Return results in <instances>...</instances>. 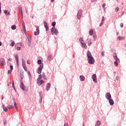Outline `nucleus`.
Instances as JSON below:
<instances>
[{"label":"nucleus","mask_w":126,"mask_h":126,"mask_svg":"<svg viewBox=\"0 0 126 126\" xmlns=\"http://www.w3.org/2000/svg\"><path fill=\"white\" fill-rule=\"evenodd\" d=\"M87 56L88 57V61L89 64H94L95 60L93 56H92L91 51L89 50L87 51Z\"/></svg>","instance_id":"1"},{"label":"nucleus","mask_w":126,"mask_h":126,"mask_svg":"<svg viewBox=\"0 0 126 126\" xmlns=\"http://www.w3.org/2000/svg\"><path fill=\"white\" fill-rule=\"evenodd\" d=\"M37 63L39 64V67H38L37 73H38V74H41L42 70L44 67L43 63H42L41 59H39L37 60Z\"/></svg>","instance_id":"2"},{"label":"nucleus","mask_w":126,"mask_h":126,"mask_svg":"<svg viewBox=\"0 0 126 126\" xmlns=\"http://www.w3.org/2000/svg\"><path fill=\"white\" fill-rule=\"evenodd\" d=\"M20 82H21V84H20L21 89H22V90H23V91H28V90H27V89H26V87H25L23 81H22V80H20Z\"/></svg>","instance_id":"3"},{"label":"nucleus","mask_w":126,"mask_h":126,"mask_svg":"<svg viewBox=\"0 0 126 126\" xmlns=\"http://www.w3.org/2000/svg\"><path fill=\"white\" fill-rule=\"evenodd\" d=\"M28 39V44L29 46H31L32 44V37L30 36H27Z\"/></svg>","instance_id":"4"},{"label":"nucleus","mask_w":126,"mask_h":126,"mask_svg":"<svg viewBox=\"0 0 126 126\" xmlns=\"http://www.w3.org/2000/svg\"><path fill=\"white\" fill-rule=\"evenodd\" d=\"M82 13H83V10H82V9H81L80 10H79L77 15V17L78 20H80V19H81V17L82 14Z\"/></svg>","instance_id":"5"},{"label":"nucleus","mask_w":126,"mask_h":126,"mask_svg":"<svg viewBox=\"0 0 126 126\" xmlns=\"http://www.w3.org/2000/svg\"><path fill=\"white\" fill-rule=\"evenodd\" d=\"M5 64L6 63L4 58H0V65L1 66H4Z\"/></svg>","instance_id":"6"},{"label":"nucleus","mask_w":126,"mask_h":126,"mask_svg":"<svg viewBox=\"0 0 126 126\" xmlns=\"http://www.w3.org/2000/svg\"><path fill=\"white\" fill-rule=\"evenodd\" d=\"M105 97L107 99H108L109 102L110 103V97H112L111 94L110 93H106Z\"/></svg>","instance_id":"7"},{"label":"nucleus","mask_w":126,"mask_h":126,"mask_svg":"<svg viewBox=\"0 0 126 126\" xmlns=\"http://www.w3.org/2000/svg\"><path fill=\"white\" fill-rule=\"evenodd\" d=\"M92 79L94 83H97V78L96 76V74H93L92 75Z\"/></svg>","instance_id":"8"},{"label":"nucleus","mask_w":126,"mask_h":126,"mask_svg":"<svg viewBox=\"0 0 126 126\" xmlns=\"http://www.w3.org/2000/svg\"><path fill=\"white\" fill-rule=\"evenodd\" d=\"M86 42H87L88 45H89V46L91 45V44H92V42L91 41V38H88L87 39Z\"/></svg>","instance_id":"9"},{"label":"nucleus","mask_w":126,"mask_h":126,"mask_svg":"<svg viewBox=\"0 0 126 126\" xmlns=\"http://www.w3.org/2000/svg\"><path fill=\"white\" fill-rule=\"evenodd\" d=\"M51 83H47V86H46V91H49L51 88Z\"/></svg>","instance_id":"10"},{"label":"nucleus","mask_w":126,"mask_h":126,"mask_svg":"<svg viewBox=\"0 0 126 126\" xmlns=\"http://www.w3.org/2000/svg\"><path fill=\"white\" fill-rule=\"evenodd\" d=\"M109 103L111 105H113V104H114V101L113 98H112V97L110 98Z\"/></svg>","instance_id":"11"},{"label":"nucleus","mask_w":126,"mask_h":126,"mask_svg":"<svg viewBox=\"0 0 126 126\" xmlns=\"http://www.w3.org/2000/svg\"><path fill=\"white\" fill-rule=\"evenodd\" d=\"M15 58H16V63L17 65H19V56L16 54L15 56Z\"/></svg>","instance_id":"12"},{"label":"nucleus","mask_w":126,"mask_h":126,"mask_svg":"<svg viewBox=\"0 0 126 126\" xmlns=\"http://www.w3.org/2000/svg\"><path fill=\"white\" fill-rule=\"evenodd\" d=\"M118 61H120V59L118 58V56H117L116 59H115V61H114V64H115V66H118Z\"/></svg>","instance_id":"13"},{"label":"nucleus","mask_w":126,"mask_h":126,"mask_svg":"<svg viewBox=\"0 0 126 126\" xmlns=\"http://www.w3.org/2000/svg\"><path fill=\"white\" fill-rule=\"evenodd\" d=\"M101 125V122L100 120H97L95 122V126H100Z\"/></svg>","instance_id":"14"},{"label":"nucleus","mask_w":126,"mask_h":126,"mask_svg":"<svg viewBox=\"0 0 126 126\" xmlns=\"http://www.w3.org/2000/svg\"><path fill=\"white\" fill-rule=\"evenodd\" d=\"M54 33L56 34V35H57L58 33H59V31H58V29L57 28H54Z\"/></svg>","instance_id":"15"},{"label":"nucleus","mask_w":126,"mask_h":126,"mask_svg":"<svg viewBox=\"0 0 126 126\" xmlns=\"http://www.w3.org/2000/svg\"><path fill=\"white\" fill-rule=\"evenodd\" d=\"M35 27L36 29V33H37L38 34L39 33V28L38 26H35Z\"/></svg>","instance_id":"16"},{"label":"nucleus","mask_w":126,"mask_h":126,"mask_svg":"<svg viewBox=\"0 0 126 126\" xmlns=\"http://www.w3.org/2000/svg\"><path fill=\"white\" fill-rule=\"evenodd\" d=\"M80 81H84L85 78L84 76H83V75H81L80 76Z\"/></svg>","instance_id":"17"},{"label":"nucleus","mask_w":126,"mask_h":126,"mask_svg":"<svg viewBox=\"0 0 126 126\" xmlns=\"http://www.w3.org/2000/svg\"><path fill=\"white\" fill-rule=\"evenodd\" d=\"M23 29L25 33L27 32L26 26L25 25V22H24V25H23Z\"/></svg>","instance_id":"18"},{"label":"nucleus","mask_w":126,"mask_h":126,"mask_svg":"<svg viewBox=\"0 0 126 126\" xmlns=\"http://www.w3.org/2000/svg\"><path fill=\"white\" fill-rule=\"evenodd\" d=\"M42 77H44V79L45 80H47V76H46L45 73L44 72H42Z\"/></svg>","instance_id":"19"},{"label":"nucleus","mask_w":126,"mask_h":126,"mask_svg":"<svg viewBox=\"0 0 126 126\" xmlns=\"http://www.w3.org/2000/svg\"><path fill=\"white\" fill-rule=\"evenodd\" d=\"M25 63L26 62L25 59H22V66L24 68H25Z\"/></svg>","instance_id":"20"},{"label":"nucleus","mask_w":126,"mask_h":126,"mask_svg":"<svg viewBox=\"0 0 126 126\" xmlns=\"http://www.w3.org/2000/svg\"><path fill=\"white\" fill-rule=\"evenodd\" d=\"M18 11L19 12H21L22 13V7L21 6V5H19L18 6Z\"/></svg>","instance_id":"21"},{"label":"nucleus","mask_w":126,"mask_h":126,"mask_svg":"<svg viewBox=\"0 0 126 126\" xmlns=\"http://www.w3.org/2000/svg\"><path fill=\"white\" fill-rule=\"evenodd\" d=\"M3 109L4 111H7L8 109L6 106H5V104H2Z\"/></svg>","instance_id":"22"},{"label":"nucleus","mask_w":126,"mask_h":126,"mask_svg":"<svg viewBox=\"0 0 126 126\" xmlns=\"http://www.w3.org/2000/svg\"><path fill=\"white\" fill-rule=\"evenodd\" d=\"M54 30H55V27L53 26L51 30V32L52 34H54Z\"/></svg>","instance_id":"23"},{"label":"nucleus","mask_w":126,"mask_h":126,"mask_svg":"<svg viewBox=\"0 0 126 126\" xmlns=\"http://www.w3.org/2000/svg\"><path fill=\"white\" fill-rule=\"evenodd\" d=\"M81 44L83 47H84V48H87V45L86 44V43H85V42H81Z\"/></svg>","instance_id":"24"},{"label":"nucleus","mask_w":126,"mask_h":126,"mask_svg":"<svg viewBox=\"0 0 126 126\" xmlns=\"http://www.w3.org/2000/svg\"><path fill=\"white\" fill-rule=\"evenodd\" d=\"M44 82L43 80H40V81H39V82H38V84H39V86L42 85V84H44Z\"/></svg>","instance_id":"25"},{"label":"nucleus","mask_w":126,"mask_h":126,"mask_svg":"<svg viewBox=\"0 0 126 126\" xmlns=\"http://www.w3.org/2000/svg\"><path fill=\"white\" fill-rule=\"evenodd\" d=\"M28 76H29V78H30V79H32V74H31V72H30V71H28Z\"/></svg>","instance_id":"26"},{"label":"nucleus","mask_w":126,"mask_h":126,"mask_svg":"<svg viewBox=\"0 0 126 126\" xmlns=\"http://www.w3.org/2000/svg\"><path fill=\"white\" fill-rule=\"evenodd\" d=\"M20 77H21V81H22L23 79H24V73H22L21 74H20Z\"/></svg>","instance_id":"27"},{"label":"nucleus","mask_w":126,"mask_h":126,"mask_svg":"<svg viewBox=\"0 0 126 126\" xmlns=\"http://www.w3.org/2000/svg\"><path fill=\"white\" fill-rule=\"evenodd\" d=\"M94 33V31L93 30V29H92L91 30H90V32H89V34L90 35H92Z\"/></svg>","instance_id":"28"},{"label":"nucleus","mask_w":126,"mask_h":126,"mask_svg":"<svg viewBox=\"0 0 126 126\" xmlns=\"http://www.w3.org/2000/svg\"><path fill=\"white\" fill-rule=\"evenodd\" d=\"M40 79H42V75L41 74L39 75L37 79L38 84V82H39Z\"/></svg>","instance_id":"29"},{"label":"nucleus","mask_w":126,"mask_h":126,"mask_svg":"<svg viewBox=\"0 0 126 126\" xmlns=\"http://www.w3.org/2000/svg\"><path fill=\"white\" fill-rule=\"evenodd\" d=\"M113 57H114V59H115V60H116V59H117V54L116 53V52H114L113 53Z\"/></svg>","instance_id":"30"},{"label":"nucleus","mask_w":126,"mask_h":126,"mask_svg":"<svg viewBox=\"0 0 126 126\" xmlns=\"http://www.w3.org/2000/svg\"><path fill=\"white\" fill-rule=\"evenodd\" d=\"M11 29L12 30H16V25H12V26H11Z\"/></svg>","instance_id":"31"},{"label":"nucleus","mask_w":126,"mask_h":126,"mask_svg":"<svg viewBox=\"0 0 126 126\" xmlns=\"http://www.w3.org/2000/svg\"><path fill=\"white\" fill-rule=\"evenodd\" d=\"M118 39H119V40H122L123 39H125V38L124 37H123L122 36H118Z\"/></svg>","instance_id":"32"},{"label":"nucleus","mask_w":126,"mask_h":126,"mask_svg":"<svg viewBox=\"0 0 126 126\" xmlns=\"http://www.w3.org/2000/svg\"><path fill=\"white\" fill-rule=\"evenodd\" d=\"M44 27L46 30V28H47V23L46 22V21H44Z\"/></svg>","instance_id":"33"},{"label":"nucleus","mask_w":126,"mask_h":126,"mask_svg":"<svg viewBox=\"0 0 126 126\" xmlns=\"http://www.w3.org/2000/svg\"><path fill=\"white\" fill-rule=\"evenodd\" d=\"M24 69L25 71H28V68H27V66H26V63H25V65H24Z\"/></svg>","instance_id":"34"},{"label":"nucleus","mask_w":126,"mask_h":126,"mask_svg":"<svg viewBox=\"0 0 126 126\" xmlns=\"http://www.w3.org/2000/svg\"><path fill=\"white\" fill-rule=\"evenodd\" d=\"M14 107V105H10L9 104L7 106V108H13Z\"/></svg>","instance_id":"35"},{"label":"nucleus","mask_w":126,"mask_h":126,"mask_svg":"<svg viewBox=\"0 0 126 126\" xmlns=\"http://www.w3.org/2000/svg\"><path fill=\"white\" fill-rule=\"evenodd\" d=\"M52 57V55H51L50 54H49V55L48 56V59L49 60H51Z\"/></svg>","instance_id":"36"},{"label":"nucleus","mask_w":126,"mask_h":126,"mask_svg":"<svg viewBox=\"0 0 126 126\" xmlns=\"http://www.w3.org/2000/svg\"><path fill=\"white\" fill-rule=\"evenodd\" d=\"M93 37H94V40H96L97 38V35L96 34H94Z\"/></svg>","instance_id":"37"},{"label":"nucleus","mask_w":126,"mask_h":126,"mask_svg":"<svg viewBox=\"0 0 126 126\" xmlns=\"http://www.w3.org/2000/svg\"><path fill=\"white\" fill-rule=\"evenodd\" d=\"M10 71H11V73L13 69V65H10Z\"/></svg>","instance_id":"38"},{"label":"nucleus","mask_w":126,"mask_h":126,"mask_svg":"<svg viewBox=\"0 0 126 126\" xmlns=\"http://www.w3.org/2000/svg\"><path fill=\"white\" fill-rule=\"evenodd\" d=\"M15 44V41H12L11 43L10 44L11 46H14Z\"/></svg>","instance_id":"39"},{"label":"nucleus","mask_w":126,"mask_h":126,"mask_svg":"<svg viewBox=\"0 0 126 126\" xmlns=\"http://www.w3.org/2000/svg\"><path fill=\"white\" fill-rule=\"evenodd\" d=\"M79 41H80L81 43H82V42H83L82 41H84L83 37H80Z\"/></svg>","instance_id":"40"},{"label":"nucleus","mask_w":126,"mask_h":126,"mask_svg":"<svg viewBox=\"0 0 126 126\" xmlns=\"http://www.w3.org/2000/svg\"><path fill=\"white\" fill-rule=\"evenodd\" d=\"M56 22H53V23H52V26H53V27H55V26H56Z\"/></svg>","instance_id":"41"},{"label":"nucleus","mask_w":126,"mask_h":126,"mask_svg":"<svg viewBox=\"0 0 126 126\" xmlns=\"http://www.w3.org/2000/svg\"><path fill=\"white\" fill-rule=\"evenodd\" d=\"M119 10V7H116V8H115V12H118Z\"/></svg>","instance_id":"42"},{"label":"nucleus","mask_w":126,"mask_h":126,"mask_svg":"<svg viewBox=\"0 0 126 126\" xmlns=\"http://www.w3.org/2000/svg\"><path fill=\"white\" fill-rule=\"evenodd\" d=\"M42 96H43V94H42L40 97V102H42Z\"/></svg>","instance_id":"43"},{"label":"nucleus","mask_w":126,"mask_h":126,"mask_svg":"<svg viewBox=\"0 0 126 126\" xmlns=\"http://www.w3.org/2000/svg\"><path fill=\"white\" fill-rule=\"evenodd\" d=\"M1 12V3L0 2V15Z\"/></svg>","instance_id":"44"},{"label":"nucleus","mask_w":126,"mask_h":126,"mask_svg":"<svg viewBox=\"0 0 126 126\" xmlns=\"http://www.w3.org/2000/svg\"><path fill=\"white\" fill-rule=\"evenodd\" d=\"M104 21H105V18H104V17L103 16L102 19V24H103V22H104Z\"/></svg>","instance_id":"45"},{"label":"nucleus","mask_w":126,"mask_h":126,"mask_svg":"<svg viewBox=\"0 0 126 126\" xmlns=\"http://www.w3.org/2000/svg\"><path fill=\"white\" fill-rule=\"evenodd\" d=\"M49 28L48 26V24H47L46 31H49Z\"/></svg>","instance_id":"46"},{"label":"nucleus","mask_w":126,"mask_h":126,"mask_svg":"<svg viewBox=\"0 0 126 126\" xmlns=\"http://www.w3.org/2000/svg\"><path fill=\"white\" fill-rule=\"evenodd\" d=\"M7 12H8V11H7V10H5L4 11V13H5V14L6 16H7Z\"/></svg>","instance_id":"47"},{"label":"nucleus","mask_w":126,"mask_h":126,"mask_svg":"<svg viewBox=\"0 0 126 126\" xmlns=\"http://www.w3.org/2000/svg\"><path fill=\"white\" fill-rule=\"evenodd\" d=\"M21 16L22 17V19H23L24 16H23V9H22V11H21Z\"/></svg>","instance_id":"48"},{"label":"nucleus","mask_w":126,"mask_h":126,"mask_svg":"<svg viewBox=\"0 0 126 126\" xmlns=\"http://www.w3.org/2000/svg\"><path fill=\"white\" fill-rule=\"evenodd\" d=\"M21 48V46H17V50H20Z\"/></svg>","instance_id":"49"},{"label":"nucleus","mask_w":126,"mask_h":126,"mask_svg":"<svg viewBox=\"0 0 126 126\" xmlns=\"http://www.w3.org/2000/svg\"><path fill=\"white\" fill-rule=\"evenodd\" d=\"M42 92L41 91H40V92H39V96H40V97L41 96V95H42Z\"/></svg>","instance_id":"50"},{"label":"nucleus","mask_w":126,"mask_h":126,"mask_svg":"<svg viewBox=\"0 0 126 126\" xmlns=\"http://www.w3.org/2000/svg\"><path fill=\"white\" fill-rule=\"evenodd\" d=\"M120 27H121V28H123V27H124V24H123V23H121V24H120Z\"/></svg>","instance_id":"51"},{"label":"nucleus","mask_w":126,"mask_h":126,"mask_svg":"<svg viewBox=\"0 0 126 126\" xmlns=\"http://www.w3.org/2000/svg\"><path fill=\"white\" fill-rule=\"evenodd\" d=\"M14 105L15 106V107H16V108H17V103L16 101H15V102L14 103Z\"/></svg>","instance_id":"52"},{"label":"nucleus","mask_w":126,"mask_h":126,"mask_svg":"<svg viewBox=\"0 0 126 126\" xmlns=\"http://www.w3.org/2000/svg\"><path fill=\"white\" fill-rule=\"evenodd\" d=\"M64 126H68V123H67V122H66L65 123H64Z\"/></svg>","instance_id":"53"},{"label":"nucleus","mask_w":126,"mask_h":126,"mask_svg":"<svg viewBox=\"0 0 126 126\" xmlns=\"http://www.w3.org/2000/svg\"><path fill=\"white\" fill-rule=\"evenodd\" d=\"M101 55H102V56H104V51H102V52H101Z\"/></svg>","instance_id":"54"},{"label":"nucleus","mask_w":126,"mask_h":126,"mask_svg":"<svg viewBox=\"0 0 126 126\" xmlns=\"http://www.w3.org/2000/svg\"><path fill=\"white\" fill-rule=\"evenodd\" d=\"M102 25H103V22H102V20L101 22L99 24L100 27H101L102 26Z\"/></svg>","instance_id":"55"},{"label":"nucleus","mask_w":126,"mask_h":126,"mask_svg":"<svg viewBox=\"0 0 126 126\" xmlns=\"http://www.w3.org/2000/svg\"><path fill=\"white\" fill-rule=\"evenodd\" d=\"M10 73H11V68L10 69V70H8V73L10 74Z\"/></svg>","instance_id":"56"},{"label":"nucleus","mask_w":126,"mask_h":126,"mask_svg":"<svg viewBox=\"0 0 126 126\" xmlns=\"http://www.w3.org/2000/svg\"><path fill=\"white\" fill-rule=\"evenodd\" d=\"M10 15V12H7V16H9Z\"/></svg>","instance_id":"57"},{"label":"nucleus","mask_w":126,"mask_h":126,"mask_svg":"<svg viewBox=\"0 0 126 126\" xmlns=\"http://www.w3.org/2000/svg\"><path fill=\"white\" fill-rule=\"evenodd\" d=\"M105 5H106L105 3H104V4H103V5H102L103 8H104Z\"/></svg>","instance_id":"58"},{"label":"nucleus","mask_w":126,"mask_h":126,"mask_svg":"<svg viewBox=\"0 0 126 126\" xmlns=\"http://www.w3.org/2000/svg\"><path fill=\"white\" fill-rule=\"evenodd\" d=\"M13 88L14 90H15V91H16V88L15 87V85H14V87H13Z\"/></svg>","instance_id":"59"},{"label":"nucleus","mask_w":126,"mask_h":126,"mask_svg":"<svg viewBox=\"0 0 126 126\" xmlns=\"http://www.w3.org/2000/svg\"><path fill=\"white\" fill-rule=\"evenodd\" d=\"M8 61H12V58H9Z\"/></svg>","instance_id":"60"},{"label":"nucleus","mask_w":126,"mask_h":126,"mask_svg":"<svg viewBox=\"0 0 126 126\" xmlns=\"http://www.w3.org/2000/svg\"><path fill=\"white\" fill-rule=\"evenodd\" d=\"M14 86V81H13V82H12V87H13V88Z\"/></svg>","instance_id":"61"},{"label":"nucleus","mask_w":126,"mask_h":126,"mask_svg":"<svg viewBox=\"0 0 126 126\" xmlns=\"http://www.w3.org/2000/svg\"><path fill=\"white\" fill-rule=\"evenodd\" d=\"M34 34L35 35H36V34H37V32H34Z\"/></svg>","instance_id":"62"},{"label":"nucleus","mask_w":126,"mask_h":126,"mask_svg":"<svg viewBox=\"0 0 126 126\" xmlns=\"http://www.w3.org/2000/svg\"><path fill=\"white\" fill-rule=\"evenodd\" d=\"M27 63H28V64H30V62L29 60H27Z\"/></svg>","instance_id":"63"},{"label":"nucleus","mask_w":126,"mask_h":126,"mask_svg":"<svg viewBox=\"0 0 126 126\" xmlns=\"http://www.w3.org/2000/svg\"><path fill=\"white\" fill-rule=\"evenodd\" d=\"M1 44H2V42L0 41V46L1 45Z\"/></svg>","instance_id":"64"}]
</instances>
